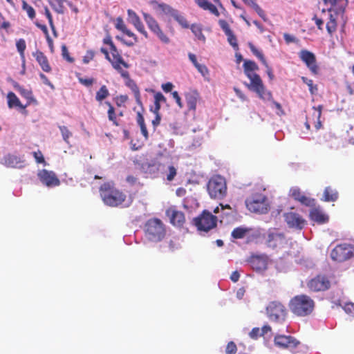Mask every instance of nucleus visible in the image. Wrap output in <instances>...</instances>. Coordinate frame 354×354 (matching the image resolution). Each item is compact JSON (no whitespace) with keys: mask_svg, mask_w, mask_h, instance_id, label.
<instances>
[{"mask_svg":"<svg viewBox=\"0 0 354 354\" xmlns=\"http://www.w3.org/2000/svg\"><path fill=\"white\" fill-rule=\"evenodd\" d=\"M263 236L266 245L272 249L281 248L287 243L284 234L277 229H269Z\"/></svg>","mask_w":354,"mask_h":354,"instance_id":"1a4fd4ad","label":"nucleus"},{"mask_svg":"<svg viewBox=\"0 0 354 354\" xmlns=\"http://www.w3.org/2000/svg\"><path fill=\"white\" fill-rule=\"evenodd\" d=\"M274 344L281 348H286L290 351L292 353H296L297 349L301 344V342L295 337L291 335H277L274 339Z\"/></svg>","mask_w":354,"mask_h":354,"instance_id":"9b49d317","label":"nucleus"},{"mask_svg":"<svg viewBox=\"0 0 354 354\" xmlns=\"http://www.w3.org/2000/svg\"><path fill=\"white\" fill-rule=\"evenodd\" d=\"M100 192L102 199L106 205L128 207L130 204L129 201L125 202L126 196L115 189L112 182L106 183L101 185Z\"/></svg>","mask_w":354,"mask_h":354,"instance_id":"f257e3e1","label":"nucleus"},{"mask_svg":"<svg viewBox=\"0 0 354 354\" xmlns=\"http://www.w3.org/2000/svg\"><path fill=\"white\" fill-rule=\"evenodd\" d=\"M289 194L295 201H299L301 205L307 207H313L315 205V200L307 196L297 187H293L290 189Z\"/></svg>","mask_w":354,"mask_h":354,"instance_id":"f3484780","label":"nucleus"},{"mask_svg":"<svg viewBox=\"0 0 354 354\" xmlns=\"http://www.w3.org/2000/svg\"><path fill=\"white\" fill-rule=\"evenodd\" d=\"M16 47L17 48L18 52L20 54L21 59H23V66H24V65H25V64H24V59H25L24 51L26 48V44L25 40L24 39H19L16 43Z\"/></svg>","mask_w":354,"mask_h":354,"instance_id":"4c0bfd02","label":"nucleus"},{"mask_svg":"<svg viewBox=\"0 0 354 354\" xmlns=\"http://www.w3.org/2000/svg\"><path fill=\"white\" fill-rule=\"evenodd\" d=\"M299 57L313 74L317 73L318 67L316 64V57L314 53L308 50H301L299 53Z\"/></svg>","mask_w":354,"mask_h":354,"instance_id":"dca6fc26","label":"nucleus"},{"mask_svg":"<svg viewBox=\"0 0 354 354\" xmlns=\"http://www.w3.org/2000/svg\"><path fill=\"white\" fill-rule=\"evenodd\" d=\"M243 66L244 71H257L259 68L257 64L254 62L250 60H245Z\"/></svg>","mask_w":354,"mask_h":354,"instance_id":"c03bdc74","label":"nucleus"},{"mask_svg":"<svg viewBox=\"0 0 354 354\" xmlns=\"http://www.w3.org/2000/svg\"><path fill=\"white\" fill-rule=\"evenodd\" d=\"M218 24H219L221 28L225 32V35L227 36V41L229 42V44L232 46V48L235 50H238L239 45L237 43L236 37L234 35L232 30L230 29V26L227 24V22L223 19H220L218 21Z\"/></svg>","mask_w":354,"mask_h":354,"instance_id":"aec40b11","label":"nucleus"},{"mask_svg":"<svg viewBox=\"0 0 354 354\" xmlns=\"http://www.w3.org/2000/svg\"><path fill=\"white\" fill-rule=\"evenodd\" d=\"M129 86L131 88L132 92L133 93V95L136 100L137 103L140 104V94L139 88L136 84V83H134L133 82H131L129 83Z\"/></svg>","mask_w":354,"mask_h":354,"instance_id":"37998d69","label":"nucleus"},{"mask_svg":"<svg viewBox=\"0 0 354 354\" xmlns=\"http://www.w3.org/2000/svg\"><path fill=\"white\" fill-rule=\"evenodd\" d=\"M107 104L109 106V109L108 110L109 119V120L113 121L115 124H116L115 123V111H114V108L111 105L110 103L107 102Z\"/></svg>","mask_w":354,"mask_h":354,"instance_id":"4d7b16f0","label":"nucleus"},{"mask_svg":"<svg viewBox=\"0 0 354 354\" xmlns=\"http://www.w3.org/2000/svg\"><path fill=\"white\" fill-rule=\"evenodd\" d=\"M245 203L247 209L251 212L266 214L269 210L268 199L262 193L252 192L247 197Z\"/></svg>","mask_w":354,"mask_h":354,"instance_id":"7ed1b4c3","label":"nucleus"},{"mask_svg":"<svg viewBox=\"0 0 354 354\" xmlns=\"http://www.w3.org/2000/svg\"><path fill=\"white\" fill-rule=\"evenodd\" d=\"M115 28L122 32L127 28V26L121 17H118L116 19Z\"/></svg>","mask_w":354,"mask_h":354,"instance_id":"864d4df0","label":"nucleus"},{"mask_svg":"<svg viewBox=\"0 0 354 354\" xmlns=\"http://www.w3.org/2000/svg\"><path fill=\"white\" fill-rule=\"evenodd\" d=\"M8 106L10 109L19 107L21 109H25L28 104L23 105L17 96L13 92H9L7 95Z\"/></svg>","mask_w":354,"mask_h":354,"instance_id":"c85d7f7f","label":"nucleus"},{"mask_svg":"<svg viewBox=\"0 0 354 354\" xmlns=\"http://www.w3.org/2000/svg\"><path fill=\"white\" fill-rule=\"evenodd\" d=\"M194 221L198 231L207 232L216 227L217 217L205 210L203 214L196 218Z\"/></svg>","mask_w":354,"mask_h":354,"instance_id":"9d476101","label":"nucleus"},{"mask_svg":"<svg viewBox=\"0 0 354 354\" xmlns=\"http://www.w3.org/2000/svg\"><path fill=\"white\" fill-rule=\"evenodd\" d=\"M323 197L325 201L333 202L337 199L338 193L336 190L331 189L330 187H327L325 188Z\"/></svg>","mask_w":354,"mask_h":354,"instance_id":"473e14b6","label":"nucleus"},{"mask_svg":"<svg viewBox=\"0 0 354 354\" xmlns=\"http://www.w3.org/2000/svg\"><path fill=\"white\" fill-rule=\"evenodd\" d=\"M171 17L174 18L183 28H189V24L186 19L181 15L177 10H175Z\"/></svg>","mask_w":354,"mask_h":354,"instance_id":"c9c22d12","label":"nucleus"},{"mask_svg":"<svg viewBox=\"0 0 354 354\" xmlns=\"http://www.w3.org/2000/svg\"><path fill=\"white\" fill-rule=\"evenodd\" d=\"M251 267L257 271L266 269L268 266V257L266 255L252 256L250 260Z\"/></svg>","mask_w":354,"mask_h":354,"instance_id":"5701e85b","label":"nucleus"},{"mask_svg":"<svg viewBox=\"0 0 354 354\" xmlns=\"http://www.w3.org/2000/svg\"><path fill=\"white\" fill-rule=\"evenodd\" d=\"M330 286V281L325 276L319 275L312 279L308 283V287L311 290L318 292L324 291Z\"/></svg>","mask_w":354,"mask_h":354,"instance_id":"6ab92c4d","label":"nucleus"},{"mask_svg":"<svg viewBox=\"0 0 354 354\" xmlns=\"http://www.w3.org/2000/svg\"><path fill=\"white\" fill-rule=\"evenodd\" d=\"M158 38L164 44H169L170 42L169 38L162 32L160 28L153 32Z\"/></svg>","mask_w":354,"mask_h":354,"instance_id":"a18cd8bd","label":"nucleus"},{"mask_svg":"<svg viewBox=\"0 0 354 354\" xmlns=\"http://www.w3.org/2000/svg\"><path fill=\"white\" fill-rule=\"evenodd\" d=\"M344 310L347 314L354 317V304L353 303L346 304L344 307Z\"/></svg>","mask_w":354,"mask_h":354,"instance_id":"603ef678","label":"nucleus"},{"mask_svg":"<svg viewBox=\"0 0 354 354\" xmlns=\"http://www.w3.org/2000/svg\"><path fill=\"white\" fill-rule=\"evenodd\" d=\"M261 234V231L259 229L252 230L244 226L234 228L231 233L232 237L236 239H243L246 236L249 237L250 236H254V239H257Z\"/></svg>","mask_w":354,"mask_h":354,"instance_id":"2eb2a0df","label":"nucleus"},{"mask_svg":"<svg viewBox=\"0 0 354 354\" xmlns=\"http://www.w3.org/2000/svg\"><path fill=\"white\" fill-rule=\"evenodd\" d=\"M147 239L152 242L160 241L165 235V228L162 222L158 218L149 219L145 226Z\"/></svg>","mask_w":354,"mask_h":354,"instance_id":"20e7f679","label":"nucleus"},{"mask_svg":"<svg viewBox=\"0 0 354 354\" xmlns=\"http://www.w3.org/2000/svg\"><path fill=\"white\" fill-rule=\"evenodd\" d=\"M142 14L144 19L151 32H153L160 28L158 22L151 15L146 12H143Z\"/></svg>","mask_w":354,"mask_h":354,"instance_id":"2f4dec72","label":"nucleus"},{"mask_svg":"<svg viewBox=\"0 0 354 354\" xmlns=\"http://www.w3.org/2000/svg\"><path fill=\"white\" fill-rule=\"evenodd\" d=\"M283 218L288 227L295 230H301L306 224V220L292 210L285 212Z\"/></svg>","mask_w":354,"mask_h":354,"instance_id":"f8f14e48","label":"nucleus"},{"mask_svg":"<svg viewBox=\"0 0 354 354\" xmlns=\"http://www.w3.org/2000/svg\"><path fill=\"white\" fill-rule=\"evenodd\" d=\"M192 32L194 33L195 37L201 41H205V37L202 32V28L200 25L192 24L190 27Z\"/></svg>","mask_w":354,"mask_h":354,"instance_id":"e433bc0d","label":"nucleus"},{"mask_svg":"<svg viewBox=\"0 0 354 354\" xmlns=\"http://www.w3.org/2000/svg\"><path fill=\"white\" fill-rule=\"evenodd\" d=\"M55 3L50 2V6L53 8V10L59 13V14H64L65 12V7L64 6V3L68 1V0H54Z\"/></svg>","mask_w":354,"mask_h":354,"instance_id":"72a5a7b5","label":"nucleus"},{"mask_svg":"<svg viewBox=\"0 0 354 354\" xmlns=\"http://www.w3.org/2000/svg\"><path fill=\"white\" fill-rule=\"evenodd\" d=\"M310 217L312 221L319 224H323L328 221V217L322 210L314 208L310 212Z\"/></svg>","mask_w":354,"mask_h":354,"instance_id":"bb28decb","label":"nucleus"},{"mask_svg":"<svg viewBox=\"0 0 354 354\" xmlns=\"http://www.w3.org/2000/svg\"><path fill=\"white\" fill-rule=\"evenodd\" d=\"M198 71L203 76V77H205L208 73H209V71L207 68L206 66L205 65H203V64H197L196 66H195Z\"/></svg>","mask_w":354,"mask_h":354,"instance_id":"6e6d98bb","label":"nucleus"},{"mask_svg":"<svg viewBox=\"0 0 354 354\" xmlns=\"http://www.w3.org/2000/svg\"><path fill=\"white\" fill-rule=\"evenodd\" d=\"M62 54L63 57L66 59L68 62H73L74 61L73 58L69 56L68 49L66 46L64 45L62 46Z\"/></svg>","mask_w":354,"mask_h":354,"instance_id":"5fc2aeb1","label":"nucleus"},{"mask_svg":"<svg viewBox=\"0 0 354 354\" xmlns=\"http://www.w3.org/2000/svg\"><path fill=\"white\" fill-rule=\"evenodd\" d=\"M237 351L236 345L233 342H230L225 349L226 354H235Z\"/></svg>","mask_w":354,"mask_h":354,"instance_id":"49530a36","label":"nucleus"},{"mask_svg":"<svg viewBox=\"0 0 354 354\" xmlns=\"http://www.w3.org/2000/svg\"><path fill=\"white\" fill-rule=\"evenodd\" d=\"M109 95V92L106 86H102L100 90L97 92L95 99L98 102H102Z\"/></svg>","mask_w":354,"mask_h":354,"instance_id":"ea45409f","label":"nucleus"},{"mask_svg":"<svg viewBox=\"0 0 354 354\" xmlns=\"http://www.w3.org/2000/svg\"><path fill=\"white\" fill-rule=\"evenodd\" d=\"M252 8L256 11V12L261 18H262L263 20H266V15L264 11L260 8V6L257 3L254 4Z\"/></svg>","mask_w":354,"mask_h":354,"instance_id":"bf43d9fd","label":"nucleus"},{"mask_svg":"<svg viewBox=\"0 0 354 354\" xmlns=\"http://www.w3.org/2000/svg\"><path fill=\"white\" fill-rule=\"evenodd\" d=\"M207 192L212 198H223L227 194L225 179L220 175L212 176L207 183Z\"/></svg>","mask_w":354,"mask_h":354,"instance_id":"39448f33","label":"nucleus"},{"mask_svg":"<svg viewBox=\"0 0 354 354\" xmlns=\"http://www.w3.org/2000/svg\"><path fill=\"white\" fill-rule=\"evenodd\" d=\"M266 314L271 322L281 324L286 320L287 310L281 302L274 301L270 302L267 306Z\"/></svg>","mask_w":354,"mask_h":354,"instance_id":"0eeeda50","label":"nucleus"},{"mask_svg":"<svg viewBox=\"0 0 354 354\" xmlns=\"http://www.w3.org/2000/svg\"><path fill=\"white\" fill-rule=\"evenodd\" d=\"M331 259L337 262H344L354 257V245L343 243L337 245L330 252Z\"/></svg>","mask_w":354,"mask_h":354,"instance_id":"6e6552de","label":"nucleus"},{"mask_svg":"<svg viewBox=\"0 0 354 354\" xmlns=\"http://www.w3.org/2000/svg\"><path fill=\"white\" fill-rule=\"evenodd\" d=\"M271 107L272 109H276V113L279 115H281L283 114V109H282V107L281 106V104L277 102H274L273 101L272 102V106Z\"/></svg>","mask_w":354,"mask_h":354,"instance_id":"13d9d810","label":"nucleus"},{"mask_svg":"<svg viewBox=\"0 0 354 354\" xmlns=\"http://www.w3.org/2000/svg\"><path fill=\"white\" fill-rule=\"evenodd\" d=\"M113 67L116 70L118 71L120 69L121 65L123 66L124 68H129V65L127 63H126L122 57L119 55V53L115 54L113 53V59H111V61H109Z\"/></svg>","mask_w":354,"mask_h":354,"instance_id":"7c9ffc66","label":"nucleus"},{"mask_svg":"<svg viewBox=\"0 0 354 354\" xmlns=\"http://www.w3.org/2000/svg\"><path fill=\"white\" fill-rule=\"evenodd\" d=\"M203 10H209L212 14H213L216 16H219V12L218 11L216 7L214 5H213L212 3H211L210 2H209L207 3V5L205 6V8Z\"/></svg>","mask_w":354,"mask_h":354,"instance_id":"3c124183","label":"nucleus"},{"mask_svg":"<svg viewBox=\"0 0 354 354\" xmlns=\"http://www.w3.org/2000/svg\"><path fill=\"white\" fill-rule=\"evenodd\" d=\"M79 82L82 84L83 85L88 87V86H91L93 83V79L92 78H83V77H80L79 78Z\"/></svg>","mask_w":354,"mask_h":354,"instance_id":"052dcab7","label":"nucleus"},{"mask_svg":"<svg viewBox=\"0 0 354 354\" xmlns=\"http://www.w3.org/2000/svg\"><path fill=\"white\" fill-rule=\"evenodd\" d=\"M39 77L41 78V80L43 81V83L45 84L46 85H48L50 87H51L52 88H54L53 84L49 81V80L48 79V77L43 73H40L39 74Z\"/></svg>","mask_w":354,"mask_h":354,"instance_id":"69168bd1","label":"nucleus"},{"mask_svg":"<svg viewBox=\"0 0 354 354\" xmlns=\"http://www.w3.org/2000/svg\"><path fill=\"white\" fill-rule=\"evenodd\" d=\"M24 162L23 156L10 153L4 156L1 160V163L7 167L19 169L24 167Z\"/></svg>","mask_w":354,"mask_h":354,"instance_id":"a211bd4d","label":"nucleus"},{"mask_svg":"<svg viewBox=\"0 0 354 354\" xmlns=\"http://www.w3.org/2000/svg\"><path fill=\"white\" fill-rule=\"evenodd\" d=\"M154 102H160V103L165 102H166V98L160 92H158V93H156L154 95Z\"/></svg>","mask_w":354,"mask_h":354,"instance_id":"e2e57ef3","label":"nucleus"},{"mask_svg":"<svg viewBox=\"0 0 354 354\" xmlns=\"http://www.w3.org/2000/svg\"><path fill=\"white\" fill-rule=\"evenodd\" d=\"M289 307L294 314L298 316H306L313 312L314 301L307 295H297L290 300Z\"/></svg>","mask_w":354,"mask_h":354,"instance_id":"f03ea898","label":"nucleus"},{"mask_svg":"<svg viewBox=\"0 0 354 354\" xmlns=\"http://www.w3.org/2000/svg\"><path fill=\"white\" fill-rule=\"evenodd\" d=\"M249 336L250 338L257 339L260 337H262L261 331L260 328L255 327L252 329V330L249 333Z\"/></svg>","mask_w":354,"mask_h":354,"instance_id":"de8ad7c7","label":"nucleus"},{"mask_svg":"<svg viewBox=\"0 0 354 354\" xmlns=\"http://www.w3.org/2000/svg\"><path fill=\"white\" fill-rule=\"evenodd\" d=\"M122 32L126 34L127 36L133 38V39L134 40V42H138L137 36L133 32H131L130 30H129L127 28L125 30H124V31Z\"/></svg>","mask_w":354,"mask_h":354,"instance_id":"338daca9","label":"nucleus"},{"mask_svg":"<svg viewBox=\"0 0 354 354\" xmlns=\"http://www.w3.org/2000/svg\"><path fill=\"white\" fill-rule=\"evenodd\" d=\"M248 46L251 52L261 61L264 66H267V62L265 59L263 53L260 52L252 43H249Z\"/></svg>","mask_w":354,"mask_h":354,"instance_id":"58836bf2","label":"nucleus"},{"mask_svg":"<svg viewBox=\"0 0 354 354\" xmlns=\"http://www.w3.org/2000/svg\"><path fill=\"white\" fill-rule=\"evenodd\" d=\"M59 129L62 133V136L63 140L68 143V139L72 136V133L68 130V129L65 126H59Z\"/></svg>","mask_w":354,"mask_h":354,"instance_id":"79ce46f5","label":"nucleus"},{"mask_svg":"<svg viewBox=\"0 0 354 354\" xmlns=\"http://www.w3.org/2000/svg\"><path fill=\"white\" fill-rule=\"evenodd\" d=\"M22 9L26 11L29 18H30L31 19L35 18V11L34 8L32 6H29L25 1H22Z\"/></svg>","mask_w":354,"mask_h":354,"instance_id":"a19ab883","label":"nucleus"},{"mask_svg":"<svg viewBox=\"0 0 354 354\" xmlns=\"http://www.w3.org/2000/svg\"><path fill=\"white\" fill-rule=\"evenodd\" d=\"M149 4L158 15L171 17L175 10V9L171 8L169 5L165 3H159L156 1H151Z\"/></svg>","mask_w":354,"mask_h":354,"instance_id":"412c9836","label":"nucleus"},{"mask_svg":"<svg viewBox=\"0 0 354 354\" xmlns=\"http://www.w3.org/2000/svg\"><path fill=\"white\" fill-rule=\"evenodd\" d=\"M171 95L173 97V98L175 100L176 104L178 105V106L180 108H182L183 107V103L181 102V98L179 96L178 93L177 91H174L171 93Z\"/></svg>","mask_w":354,"mask_h":354,"instance_id":"680f3d73","label":"nucleus"},{"mask_svg":"<svg viewBox=\"0 0 354 354\" xmlns=\"http://www.w3.org/2000/svg\"><path fill=\"white\" fill-rule=\"evenodd\" d=\"M337 22L328 21L326 24V30L330 35H332L333 32L336 31Z\"/></svg>","mask_w":354,"mask_h":354,"instance_id":"09e8293b","label":"nucleus"},{"mask_svg":"<svg viewBox=\"0 0 354 354\" xmlns=\"http://www.w3.org/2000/svg\"><path fill=\"white\" fill-rule=\"evenodd\" d=\"M167 216L170 218L171 223L175 226H181L185 222L184 214L174 209H169L167 211Z\"/></svg>","mask_w":354,"mask_h":354,"instance_id":"b1692460","label":"nucleus"},{"mask_svg":"<svg viewBox=\"0 0 354 354\" xmlns=\"http://www.w3.org/2000/svg\"><path fill=\"white\" fill-rule=\"evenodd\" d=\"M13 86L15 89L27 100V103L26 104H28V106H29L31 103L36 102L33 97L32 93L30 89L24 88L17 82H14Z\"/></svg>","mask_w":354,"mask_h":354,"instance_id":"393cba45","label":"nucleus"},{"mask_svg":"<svg viewBox=\"0 0 354 354\" xmlns=\"http://www.w3.org/2000/svg\"><path fill=\"white\" fill-rule=\"evenodd\" d=\"M330 4L331 7L328 9V12H333L335 15L343 17L347 1L335 0L334 3Z\"/></svg>","mask_w":354,"mask_h":354,"instance_id":"a878e982","label":"nucleus"},{"mask_svg":"<svg viewBox=\"0 0 354 354\" xmlns=\"http://www.w3.org/2000/svg\"><path fill=\"white\" fill-rule=\"evenodd\" d=\"M198 94L196 92H189L185 94V100L188 109L195 111L196 108Z\"/></svg>","mask_w":354,"mask_h":354,"instance_id":"c756f323","label":"nucleus"},{"mask_svg":"<svg viewBox=\"0 0 354 354\" xmlns=\"http://www.w3.org/2000/svg\"><path fill=\"white\" fill-rule=\"evenodd\" d=\"M34 157H35L37 162H38V163H41V162H45L44 156L41 152H39V153L34 152Z\"/></svg>","mask_w":354,"mask_h":354,"instance_id":"774afa93","label":"nucleus"},{"mask_svg":"<svg viewBox=\"0 0 354 354\" xmlns=\"http://www.w3.org/2000/svg\"><path fill=\"white\" fill-rule=\"evenodd\" d=\"M37 176L41 183L48 187H53L59 185L60 181L55 173L47 169L39 170Z\"/></svg>","mask_w":354,"mask_h":354,"instance_id":"4468645a","label":"nucleus"},{"mask_svg":"<svg viewBox=\"0 0 354 354\" xmlns=\"http://www.w3.org/2000/svg\"><path fill=\"white\" fill-rule=\"evenodd\" d=\"M137 167L144 174L156 176L159 173H163V165L156 160H151L144 162H136Z\"/></svg>","mask_w":354,"mask_h":354,"instance_id":"ddd939ff","label":"nucleus"},{"mask_svg":"<svg viewBox=\"0 0 354 354\" xmlns=\"http://www.w3.org/2000/svg\"><path fill=\"white\" fill-rule=\"evenodd\" d=\"M45 15L46 17H47L48 20V22H49V24L50 26V27L52 28L53 30H54V25H53V17H52V15L49 11V10L48 9V8H45Z\"/></svg>","mask_w":354,"mask_h":354,"instance_id":"0e129e2a","label":"nucleus"},{"mask_svg":"<svg viewBox=\"0 0 354 354\" xmlns=\"http://www.w3.org/2000/svg\"><path fill=\"white\" fill-rule=\"evenodd\" d=\"M255 71H244V73L250 81L249 84L246 83L245 85L250 91L255 92L260 98L268 100L270 97L271 95L266 90L260 76Z\"/></svg>","mask_w":354,"mask_h":354,"instance_id":"423d86ee","label":"nucleus"},{"mask_svg":"<svg viewBox=\"0 0 354 354\" xmlns=\"http://www.w3.org/2000/svg\"><path fill=\"white\" fill-rule=\"evenodd\" d=\"M163 173L166 175V178L168 181H172L177 174V169L173 165H169L167 169H165L163 165Z\"/></svg>","mask_w":354,"mask_h":354,"instance_id":"f704fd0d","label":"nucleus"},{"mask_svg":"<svg viewBox=\"0 0 354 354\" xmlns=\"http://www.w3.org/2000/svg\"><path fill=\"white\" fill-rule=\"evenodd\" d=\"M127 21L133 25L136 29L147 38L148 37V34L145 30L144 26L138 15L132 10L129 9L127 10Z\"/></svg>","mask_w":354,"mask_h":354,"instance_id":"4be33fe9","label":"nucleus"},{"mask_svg":"<svg viewBox=\"0 0 354 354\" xmlns=\"http://www.w3.org/2000/svg\"><path fill=\"white\" fill-rule=\"evenodd\" d=\"M95 56L94 51L89 50H87L86 55L83 57V62L84 64H88L90 61H91Z\"/></svg>","mask_w":354,"mask_h":354,"instance_id":"8fccbe9b","label":"nucleus"},{"mask_svg":"<svg viewBox=\"0 0 354 354\" xmlns=\"http://www.w3.org/2000/svg\"><path fill=\"white\" fill-rule=\"evenodd\" d=\"M33 55L44 71L48 73L51 71L48 59L42 52L37 50Z\"/></svg>","mask_w":354,"mask_h":354,"instance_id":"cd10ccee","label":"nucleus"}]
</instances>
